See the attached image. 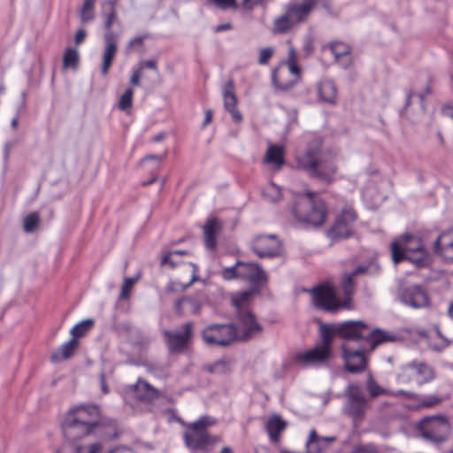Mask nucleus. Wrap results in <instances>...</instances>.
Masks as SVG:
<instances>
[{"instance_id": "1", "label": "nucleus", "mask_w": 453, "mask_h": 453, "mask_svg": "<svg viewBox=\"0 0 453 453\" xmlns=\"http://www.w3.org/2000/svg\"><path fill=\"white\" fill-rule=\"evenodd\" d=\"M305 139L309 142L307 149L295 157L296 168L311 178L325 182L333 181L337 166L334 160L322 157V140L314 134H307Z\"/></svg>"}, {"instance_id": "2", "label": "nucleus", "mask_w": 453, "mask_h": 453, "mask_svg": "<svg viewBox=\"0 0 453 453\" xmlns=\"http://www.w3.org/2000/svg\"><path fill=\"white\" fill-rule=\"evenodd\" d=\"M99 421L96 406H79L68 411L62 424L65 437L74 440L89 434Z\"/></svg>"}, {"instance_id": "3", "label": "nucleus", "mask_w": 453, "mask_h": 453, "mask_svg": "<svg viewBox=\"0 0 453 453\" xmlns=\"http://www.w3.org/2000/svg\"><path fill=\"white\" fill-rule=\"evenodd\" d=\"M292 213L300 223L320 226L326 220L328 210L315 192L307 191L296 198Z\"/></svg>"}, {"instance_id": "4", "label": "nucleus", "mask_w": 453, "mask_h": 453, "mask_svg": "<svg viewBox=\"0 0 453 453\" xmlns=\"http://www.w3.org/2000/svg\"><path fill=\"white\" fill-rule=\"evenodd\" d=\"M392 259L395 264L409 260L417 266H423L428 253L422 240L415 235L405 234L391 244Z\"/></svg>"}, {"instance_id": "5", "label": "nucleus", "mask_w": 453, "mask_h": 453, "mask_svg": "<svg viewBox=\"0 0 453 453\" xmlns=\"http://www.w3.org/2000/svg\"><path fill=\"white\" fill-rule=\"evenodd\" d=\"M251 292L245 291L238 294L233 298V303L236 308L238 316L237 339L249 341L262 331L261 325L256 320L255 316L247 307L251 297Z\"/></svg>"}, {"instance_id": "6", "label": "nucleus", "mask_w": 453, "mask_h": 453, "mask_svg": "<svg viewBox=\"0 0 453 453\" xmlns=\"http://www.w3.org/2000/svg\"><path fill=\"white\" fill-rule=\"evenodd\" d=\"M215 424V418L210 416H203L197 421L188 425L184 434L187 447L192 450H199L212 443L213 441L209 435L207 429Z\"/></svg>"}, {"instance_id": "7", "label": "nucleus", "mask_w": 453, "mask_h": 453, "mask_svg": "<svg viewBox=\"0 0 453 453\" xmlns=\"http://www.w3.org/2000/svg\"><path fill=\"white\" fill-rule=\"evenodd\" d=\"M421 436L434 443L445 441L450 434V424L443 416L428 417L419 422Z\"/></svg>"}, {"instance_id": "8", "label": "nucleus", "mask_w": 453, "mask_h": 453, "mask_svg": "<svg viewBox=\"0 0 453 453\" xmlns=\"http://www.w3.org/2000/svg\"><path fill=\"white\" fill-rule=\"evenodd\" d=\"M435 377V371L432 366L424 362L412 361L402 367L397 374V380L400 383L415 380L418 386H422L433 381Z\"/></svg>"}, {"instance_id": "9", "label": "nucleus", "mask_w": 453, "mask_h": 453, "mask_svg": "<svg viewBox=\"0 0 453 453\" xmlns=\"http://www.w3.org/2000/svg\"><path fill=\"white\" fill-rule=\"evenodd\" d=\"M163 334L170 353H184L191 345L194 335V324L186 322L176 330H165Z\"/></svg>"}, {"instance_id": "10", "label": "nucleus", "mask_w": 453, "mask_h": 453, "mask_svg": "<svg viewBox=\"0 0 453 453\" xmlns=\"http://www.w3.org/2000/svg\"><path fill=\"white\" fill-rule=\"evenodd\" d=\"M202 336L207 345L226 346L237 339V331L233 325L215 324L205 327Z\"/></svg>"}, {"instance_id": "11", "label": "nucleus", "mask_w": 453, "mask_h": 453, "mask_svg": "<svg viewBox=\"0 0 453 453\" xmlns=\"http://www.w3.org/2000/svg\"><path fill=\"white\" fill-rule=\"evenodd\" d=\"M356 219L355 211L349 206L343 207L328 230L327 236L334 241L349 238L353 234V225Z\"/></svg>"}, {"instance_id": "12", "label": "nucleus", "mask_w": 453, "mask_h": 453, "mask_svg": "<svg viewBox=\"0 0 453 453\" xmlns=\"http://www.w3.org/2000/svg\"><path fill=\"white\" fill-rule=\"evenodd\" d=\"M345 395L348 399L344 406L345 413L354 419L363 418L367 403L360 386L354 383L349 384Z\"/></svg>"}, {"instance_id": "13", "label": "nucleus", "mask_w": 453, "mask_h": 453, "mask_svg": "<svg viewBox=\"0 0 453 453\" xmlns=\"http://www.w3.org/2000/svg\"><path fill=\"white\" fill-rule=\"evenodd\" d=\"M313 304L326 311H336L342 307V301L337 297L335 289L329 284L317 287L312 291Z\"/></svg>"}, {"instance_id": "14", "label": "nucleus", "mask_w": 453, "mask_h": 453, "mask_svg": "<svg viewBox=\"0 0 453 453\" xmlns=\"http://www.w3.org/2000/svg\"><path fill=\"white\" fill-rule=\"evenodd\" d=\"M342 349L345 367L349 372L359 373L365 370L366 359L365 352L368 351L365 344H360L357 349H354L349 343H344L342 346Z\"/></svg>"}, {"instance_id": "15", "label": "nucleus", "mask_w": 453, "mask_h": 453, "mask_svg": "<svg viewBox=\"0 0 453 453\" xmlns=\"http://www.w3.org/2000/svg\"><path fill=\"white\" fill-rule=\"evenodd\" d=\"M333 357V350L319 345L295 356V362L302 367L321 366L327 365Z\"/></svg>"}, {"instance_id": "16", "label": "nucleus", "mask_w": 453, "mask_h": 453, "mask_svg": "<svg viewBox=\"0 0 453 453\" xmlns=\"http://www.w3.org/2000/svg\"><path fill=\"white\" fill-rule=\"evenodd\" d=\"M252 250L261 258L278 257L281 243L275 234L257 235L252 241Z\"/></svg>"}, {"instance_id": "17", "label": "nucleus", "mask_w": 453, "mask_h": 453, "mask_svg": "<svg viewBox=\"0 0 453 453\" xmlns=\"http://www.w3.org/2000/svg\"><path fill=\"white\" fill-rule=\"evenodd\" d=\"M368 327L369 326L363 321H345L338 324V335L349 345L350 342H357L360 345L365 342Z\"/></svg>"}, {"instance_id": "18", "label": "nucleus", "mask_w": 453, "mask_h": 453, "mask_svg": "<svg viewBox=\"0 0 453 453\" xmlns=\"http://www.w3.org/2000/svg\"><path fill=\"white\" fill-rule=\"evenodd\" d=\"M399 299L403 304L415 309L426 308L430 304L427 292L418 285L401 288Z\"/></svg>"}, {"instance_id": "19", "label": "nucleus", "mask_w": 453, "mask_h": 453, "mask_svg": "<svg viewBox=\"0 0 453 453\" xmlns=\"http://www.w3.org/2000/svg\"><path fill=\"white\" fill-rule=\"evenodd\" d=\"M301 71L294 72L288 65H279L272 73V81L277 90L286 91L298 83Z\"/></svg>"}, {"instance_id": "20", "label": "nucleus", "mask_w": 453, "mask_h": 453, "mask_svg": "<svg viewBox=\"0 0 453 453\" xmlns=\"http://www.w3.org/2000/svg\"><path fill=\"white\" fill-rule=\"evenodd\" d=\"M318 0H296L286 5V12L295 24L305 21L317 5Z\"/></svg>"}, {"instance_id": "21", "label": "nucleus", "mask_w": 453, "mask_h": 453, "mask_svg": "<svg viewBox=\"0 0 453 453\" xmlns=\"http://www.w3.org/2000/svg\"><path fill=\"white\" fill-rule=\"evenodd\" d=\"M104 40L105 48L103 53L101 73L103 76H106L118 50L117 35L112 31H109L104 34Z\"/></svg>"}, {"instance_id": "22", "label": "nucleus", "mask_w": 453, "mask_h": 453, "mask_svg": "<svg viewBox=\"0 0 453 453\" xmlns=\"http://www.w3.org/2000/svg\"><path fill=\"white\" fill-rule=\"evenodd\" d=\"M241 280H249L253 285H261L267 280L265 272L255 263H245L241 261L239 269Z\"/></svg>"}, {"instance_id": "23", "label": "nucleus", "mask_w": 453, "mask_h": 453, "mask_svg": "<svg viewBox=\"0 0 453 453\" xmlns=\"http://www.w3.org/2000/svg\"><path fill=\"white\" fill-rule=\"evenodd\" d=\"M366 271L365 267L358 266L356 268L352 273H345L342 276V281H341V288L343 291L344 297L342 301V307L343 309H352V295L354 292V284H353V279L355 276L358 274L365 273Z\"/></svg>"}, {"instance_id": "24", "label": "nucleus", "mask_w": 453, "mask_h": 453, "mask_svg": "<svg viewBox=\"0 0 453 453\" xmlns=\"http://www.w3.org/2000/svg\"><path fill=\"white\" fill-rule=\"evenodd\" d=\"M396 338L397 337L394 333L379 328L371 331L370 327H368L365 342L364 344L367 346L368 351H372L378 345L385 342H395Z\"/></svg>"}, {"instance_id": "25", "label": "nucleus", "mask_w": 453, "mask_h": 453, "mask_svg": "<svg viewBox=\"0 0 453 453\" xmlns=\"http://www.w3.org/2000/svg\"><path fill=\"white\" fill-rule=\"evenodd\" d=\"M434 251L445 259L453 260V231L443 233L437 237Z\"/></svg>"}, {"instance_id": "26", "label": "nucleus", "mask_w": 453, "mask_h": 453, "mask_svg": "<svg viewBox=\"0 0 453 453\" xmlns=\"http://www.w3.org/2000/svg\"><path fill=\"white\" fill-rule=\"evenodd\" d=\"M335 441V436H319L315 429H311L306 441V448L312 453H320Z\"/></svg>"}, {"instance_id": "27", "label": "nucleus", "mask_w": 453, "mask_h": 453, "mask_svg": "<svg viewBox=\"0 0 453 453\" xmlns=\"http://www.w3.org/2000/svg\"><path fill=\"white\" fill-rule=\"evenodd\" d=\"M134 397L141 401H151L158 396V391L145 380L139 379L130 387Z\"/></svg>"}, {"instance_id": "28", "label": "nucleus", "mask_w": 453, "mask_h": 453, "mask_svg": "<svg viewBox=\"0 0 453 453\" xmlns=\"http://www.w3.org/2000/svg\"><path fill=\"white\" fill-rule=\"evenodd\" d=\"M221 228V222L218 219H211L203 226L204 244L207 249H215L216 238Z\"/></svg>"}, {"instance_id": "29", "label": "nucleus", "mask_w": 453, "mask_h": 453, "mask_svg": "<svg viewBox=\"0 0 453 453\" xmlns=\"http://www.w3.org/2000/svg\"><path fill=\"white\" fill-rule=\"evenodd\" d=\"M79 346V341L72 338L68 342L63 343L58 350L52 353L50 359L54 363L69 359L75 352Z\"/></svg>"}, {"instance_id": "30", "label": "nucleus", "mask_w": 453, "mask_h": 453, "mask_svg": "<svg viewBox=\"0 0 453 453\" xmlns=\"http://www.w3.org/2000/svg\"><path fill=\"white\" fill-rule=\"evenodd\" d=\"M330 50L343 67L346 68L350 65V48L349 45L342 42H334L330 44Z\"/></svg>"}, {"instance_id": "31", "label": "nucleus", "mask_w": 453, "mask_h": 453, "mask_svg": "<svg viewBox=\"0 0 453 453\" xmlns=\"http://www.w3.org/2000/svg\"><path fill=\"white\" fill-rule=\"evenodd\" d=\"M318 94L321 101L327 104H334L336 101L337 90L332 81H322L318 84Z\"/></svg>"}, {"instance_id": "32", "label": "nucleus", "mask_w": 453, "mask_h": 453, "mask_svg": "<svg viewBox=\"0 0 453 453\" xmlns=\"http://www.w3.org/2000/svg\"><path fill=\"white\" fill-rule=\"evenodd\" d=\"M201 309V303L191 297H182L175 303L174 310L179 315H183L187 312L191 314H197Z\"/></svg>"}, {"instance_id": "33", "label": "nucleus", "mask_w": 453, "mask_h": 453, "mask_svg": "<svg viewBox=\"0 0 453 453\" xmlns=\"http://www.w3.org/2000/svg\"><path fill=\"white\" fill-rule=\"evenodd\" d=\"M319 333L321 337V343L319 346L332 350V342L335 335H338V324H321L319 327Z\"/></svg>"}, {"instance_id": "34", "label": "nucleus", "mask_w": 453, "mask_h": 453, "mask_svg": "<svg viewBox=\"0 0 453 453\" xmlns=\"http://www.w3.org/2000/svg\"><path fill=\"white\" fill-rule=\"evenodd\" d=\"M265 162L280 169L285 163L284 147L270 145L265 157Z\"/></svg>"}, {"instance_id": "35", "label": "nucleus", "mask_w": 453, "mask_h": 453, "mask_svg": "<svg viewBox=\"0 0 453 453\" xmlns=\"http://www.w3.org/2000/svg\"><path fill=\"white\" fill-rule=\"evenodd\" d=\"M287 423L280 417L272 416L266 424V431L273 441H278L280 433L286 428Z\"/></svg>"}, {"instance_id": "36", "label": "nucleus", "mask_w": 453, "mask_h": 453, "mask_svg": "<svg viewBox=\"0 0 453 453\" xmlns=\"http://www.w3.org/2000/svg\"><path fill=\"white\" fill-rule=\"evenodd\" d=\"M234 86L233 81H228L223 87L224 106L228 113H235L237 99L234 95Z\"/></svg>"}, {"instance_id": "37", "label": "nucleus", "mask_w": 453, "mask_h": 453, "mask_svg": "<svg viewBox=\"0 0 453 453\" xmlns=\"http://www.w3.org/2000/svg\"><path fill=\"white\" fill-rule=\"evenodd\" d=\"M103 18L104 19V28L106 32L111 31L112 24L117 20V12L115 10V2L107 1L103 5Z\"/></svg>"}, {"instance_id": "38", "label": "nucleus", "mask_w": 453, "mask_h": 453, "mask_svg": "<svg viewBox=\"0 0 453 453\" xmlns=\"http://www.w3.org/2000/svg\"><path fill=\"white\" fill-rule=\"evenodd\" d=\"M296 25L286 12L285 14L276 18L273 22V32L274 34H286Z\"/></svg>"}, {"instance_id": "39", "label": "nucleus", "mask_w": 453, "mask_h": 453, "mask_svg": "<svg viewBox=\"0 0 453 453\" xmlns=\"http://www.w3.org/2000/svg\"><path fill=\"white\" fill-rule=\"evenodd\" d=\"M80 62V54L74 48H67L63 57V67L75 69Z\"/></svg>"}, {"instance_id": "40", "label": "nucleus", "mask_w": 453, "mask_h": 453, "mask_svg": "<svg viewBox=\"0 0 453 453\" xmlns=\"http://www.w3.org/2000/svg\"><path fill=\"white\" fill-rule=\"evenodd\" d=\"M94 321L92 319H86L76 324L71 329L72 338L77 339L84 336L92 327Z\"/></svg>"}, {"instance_id": "41", "label": "nucleus", "mask_w": 453, "mask_h": 453, "mask_svg": "<svg viewBox=\"0 0 453 453\" xmlns=\"http://www.w3.org/2000/svg\"><path fill=\"white\" fill-rule=\"evenodd\" d=\"M263 194L271 202H278L281 198L280 188L273 183L268 184L264 189Z\"/></svg>"}, {"instance_id": "42", "label": "nucleus", "mask_w": 453, "mask_h": 453, "mask_svg": "<svg viewBox=\"0 0 453 453\" xmlns=\"http://www.w3.org/2000/svg\"><path fill=\"white\" fill-rule=\"evenodd\" d=\"M205 369L211 373L222 374L230 371V365L228 361L221 359L212 365H207Z\"/></svg>"}, {"instance_id": "43", "label": "nucleus", "mask_w": 453, "mask_h": 453, "mask_svg": "<svg viewBox=\"0 0 453 453\" xmlns=\"http://www.w3.org/2000/svg\"><path fill=\"white\" fill-rule=\"evenodd\" d=\"M240 265H241V261H238L233 266L223 268L220 272L221 277L226 280L240 279V277H239Z\"/></svg>"}, {"instance_id": "44", "label": "nucleus", "mask_w": 453, "mask_h": 453, "mask_svg": "<svg viewBox=\"0 0 453 453\" xmlns=\"http://www.w3.org/2000/svg\"><path fill=\"white\" fill-rule=\"evenodd\" d=\"M94 7L95 4L88 3L87 4L86 1H83L82 8L80 12V17L82 23H87L92 19H94Z\"/></svg>"}, {"instance_id": "45", "label": "nucleus", "mask_w": 453, "mask_h": 453, "mask_svg": "<svg viewBox=\"0 0 453 453\" xmlns=\"http://www.w3.org/2000/svg\"><path fill=\"white\" fill-rule=\"evenodd\" d=\"M441 402V399L436 395H427L417 403L416 409H427L432 408Z\"/></svg>"}, {"instance_id": "46", "label": "nucleus", "mask_w": 453, "mask_h": 453, "mask_svg": "<svg viewBox=\"0 0 453 453\" xmlns=\"http://www.w3.org/2000/svg\"><path fill=\"white\" fill-rule=\"evenodd\" d=\"M436 334L437 340L431 342L430 347L432 349L440 352L446 349L450 342L442 336L440 330H436Z\"/></svg>"}, {"instance_id": "47", "label": "nucleus", "mask_w": 453, "mask_h": 453, "mask_svg": "<svg viewBox=\"0 0 453 453\" xmlns=\"http://www.w3.org/2000/svg\"><path fill=\"white\" fill-rule=\"evenodd\" d=\"M281 65H288L292 71H301L297 65V53L294 47H290L288 50V59L280 64Z\"/></svg>"}, {"instance_id": "48", "label": "nucleus", "mask_w": 453, "mask_h": 453, "mask_svg": "<svg viewBox=\"0 0 453 453\" xmlns=\"http://www.w3.org/2000/svg\"><path fill=\"white\" fill-rule=\"evenodd\" d=\"M133 90L131 88L126 89L124 94L120 96L118 106L120 111H127L132 105Z\"/></svg>"}, {"instance_id": "49", "label": "nucleus", "mask_w": 453, "mask_h": 453, "mask_svg": "<svg viewBox=\"0 0 453 453\" xmlns=\"http://www.w3.org/2000/svg\"><path fill=\"white\" fill-rule=\"evenodd\" d=\"M138 280V277L134 278H125L123 285L121 287L119 298L120 299H127L129 297L131 289L133 286L136 283Z\"/></svg>"}, {"instance_id": "50", "label": "nucleus", "mask_w": 453, "mask_h": 453, "mask_svg": "<svg viewBox=\"0 0 453 453\" xmlns=\"http://www.w3.org/2000/svg\"><path fill=\"white\" fill-rule=\"evenodd\" d=\"M367 390L369 391V394L372 397H376L380 395H384L386 393V390L380 387L373 379L372 376L369 377L367 380Z\"/></svg>"}, {"instance_id": "51", "label": "nucleus", "mask_w": 453, "mask_h": 453, "mask_svg": "<svg viewBox=\"0 0 453 453\" xmlns=\"http://www.w3.org/2000/svg\"><path fill=\"white\" fill-rule=\"evenodd\" d=\"M39 223V214L33 212L24 219V229L26 232L34 231Z\"/></svg>"}, {"instance_id": "52", "label": "nucleus", "mask_w": 453, "mask_h": 453, "mask_svg": "<svg viewBox=\"0 0 453 453\" xmlns=\"http://www.w3.org/2000/svg\"><path fill=\"white\" fill-rule=\"evenodd\" d=\"M207 4L221 10L236 7V0H207Z\"/></svg>"}, {"instance_id": "53", "label": "nucleus", "mask_w": 453, "mask_h": 453, "mask_svg": "<svg viewBox=\"0 0 453 453\" xmlns=\"http://www.w3.org/2000/svg\"><path fill=\"white\" fill-rule=\"evenodd\" d=\"M350 453H380L373 444H364L355 447Z\"/></svg>"}, {"instance_id": "54", "label": "nucleus", "mask_w": 453, "mask_h": 453, "mask_svg": "<svg viewBox=\"0 0 453 453\" xmlns=\"http://www.w3.org/2000/svg\"><path fill=\"white\" fill-rule=\"evenodd\" d=\"M273 55L272 48H264L260 50L258 63L260 65H266Z\"/></svg>"}, {"instance_id": "55", "label": "nucleus", "mask_w": 453, "mask_h": 453, "mask_svg": "<svg viewBox=\"0 0 453 453\" xmlns=\"http://www.w3.org/2000/svg\"><path fill=\"white\" fill-rule=\"evenodd\" d=\"M139 69H142V72H143L144 68H148L150 70H153L157 73V62L155 59H149V60H142L139 62Z\"/></svg>"}, {"instance_id": "56", "label": "nucleus", "mask_w": 453, "mask_h": 453, "mask_svg": "<svg viewBox=\"0 0 453 453\" xmlns=\"http://www.w3.org/2000/svg\"><path fill=\"white\" fill-rule=\"evenodd\" d=\"M148 36L145 35L136 36V37H134L133 39H131L127 44V53H129L130 50H132L135 47L142 45L143 43V41Z\"/></svg>"}, {"instance_id": "57", "label": "nucleus", "mask_w": 453, "mask_h": 453, "mask_svg": "<svg viewBox=\"0 0 453 453\" xmlns=\"http://www.w3.org/2000/svg\"><path fill=\"white\" fill-rule=\"evenodd\" d=\"M393 396H403L408 399H419V395L411 391L398 390L391 394Z\"/></svg>"}, {"instance_id": "58", "label": "nucleus", "mask_w": 453, "mask_h": 453, "mask_svg": "<svg viewBox=\"0 0 453 453\" xmlns=\"http://www.w3.org/2000/svg\"><path fill=\"white\" fill-rule=\"evenodd\" d=\"M173 257H174V253L169 252L166 256H165L163 257L161 264L163 265H168L171 268H174L177 265V264L179 263V261H175L173 259Z\"/></svg>"}, {"instance_id": "59", "label": "nucleus", "mask_w": 453, "mask_h": 453, "mask_svg": "<svg viewBox=\"0 0 453 453\" xmlns=\"http://www.w3.org/2000/svg\"><path fill=\"white\" fill-rule=\"evenodd\" d=\"M414 98L418 101V104H423L424 96L422 95H414L411 92H410L407 94V96H406V106H408L411 104V100ZM421 110L425 111V108L423 107V105H421Z\"/></svg>"}, {"instance_id": "60", "label": "nucleus", "mask_w": 453, "mask_h": 453, "mask_svg": "<svg viewBox=\"0 0 453 453\" xmlns=\"http://www.w3.org/2000/svg\"><path fill=\"white\" fill-rule=\"evenodd\" d=\"M142 69L137 68V69L134 70L133 74L130 79V83L133 86H140V79L142 77Z\"/></svg>"}, {"instance_id": "61", "label": "nucleus", "mask_w": 453, "mask_h": 453, "mask_svg": "<svg viewBox=\"0 0 453 453\" xmlns=\"http://www.w3.org/2000/svg\"><path fill=\"white\" fill-rule=\"evenodd\" d=\"M262 1L263 0H242V5L247 10H251Z\"/></svg>"}, {"instance_id": "62", "label": "nucleus", "mask_w": 453, "mask_h": 453, "mask_svg": "<svg viewBox=\"0 0 453 453\" xmlns=\"http://www.w3.org/2000/svg\"><path fill=\"white\" fill-rule=\"evenodd\" d=\"M86 36H87V32L84 29H79L75 35V39H74L75 43L77 45L81 44L84 41Z\"/></svg>"}, {"instance_id": "63", "label": "nucleus", "mask_w": 453, "mask_h": 453, "mask_svg": "<svg viewBox=\"0 0 453 453\" xmlns=\"http://www.w3.org/2000/svg\"><path fill=\"white\" fill-rule=\"evenodd\" d=\"M193 282V280L191 281H189L188 284L186 285H180L179 286L178 284H176L175 282H172L169 286V288L173 291H176V290H184L186 289L187 288H188Z\"/></svg>"}, {"instance_id": "64", "label": "nucleus", "mask_w": 453, "mask_h": 453, "mask_svg": "<svg viewBox=\"0 0 453 453\" xmlns=\"http://www.w3.org/2000/svg\"><path fill=\"white\" fill-rule=\"evenodd\" d=\"M100 385H101V390L104 394L109 393V388L106 383V378L104 373L100 375Z\"/></svg>"}]
</instances>
